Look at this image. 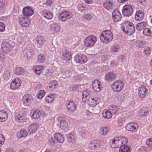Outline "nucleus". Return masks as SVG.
<instances>
[{
	"label": "nucleus",
	"mask_w": 152,
	"mask_h": 152,
	"mask_svg": "<svg viewBox=\"0 0 152 152\" xmlns=\"http://www.w3.org/2000/svg\"><path fill=\"white\" fill-rule=\"evenodd\" d=\"M18 20L20 24L23 27H28L31 24L30 18L23 15H20L18 18Z\"/></svg>",
	"instance_id": "nucleus-6"
},
{
	"label": "nucleus",
	"mask_w": 152,
	"mask_h": 152,
	"mask_svg": "<svg viewBox=\"0 0 152 152\" xmlns=\"http://www.w3.org/2000/svg\"><path fill=\"white\" fill-rule=\"evenodd\" d=\"M78 9L79 10L81 11L87 10L86 7L85 6V5L84 4H80L78 5Z\"/></svg>",
	"instance_id": "nucleus-57"
},
{
	"label": "nucleus",
	"mask_w": 152,
	"mask_h": 152,
	"mask_svg": "<svg viewBox=\"0 0 152 152\" xmlns=\"http://www.w3.org/2000/svg\"><path fill=\"white\" fill-rule=\"evenodd\" d=\"M15 121L18 123H23L26 121V117L21 114H19L18 111L15 112L14 115Z\"/></svg>",
	"instance_id": "nucleus-14"
},
{
	"label": "nucleus",
	"mask_w": 152,
	"mask_h": 152,
	"mask_svg": "<svg viewBox=\"0 0 152 152\" xmlns=\"http://www.w3.org/2000/svg\"><path fill=\"white\" fill-rule=\"evenodd\" d=\"M11 76V72L10 71L7 70L4 72L3 75V77L5 80H8L10 78Z\"/></svg>",
	"instance_id": "nucleus-44"
},
{
	"label": "nucleus",
	"mask_w": 152,
	"mask_h": 152,
	"mask_svg": "<svg viewBox=\"0 0 152 152\" xmlns=\"http://www.w3.org/2000/svg\"><path fill=\"white\" fill-rule=\"evenodd\" d=\"M138 125L136 123H129L127 124L126 126V129L132 133H134L137 131L138 128Z\"/></svg>",
	"instance_id": "nucleus-10"
},
{
	"label": "nucleus",
	"mask_w": 152,
	"mask_h": 152,
	"mask_svg": "<svg viewBox=\"0 0 152 152\" xmlns=\"http://www.w3.org/2000/svg\"><path fill=\"white\" fill-rule=\"evenodd\" d=\"M128 142L126 137H115L110 142L111 146L112 148H118L123 145L126 144Z\"/></svg>",
	"instance_id": "nucleus-1"
},
{
	"label": "nucleus",
	"mask_w": 152,
	"mask_h": 152,
	"mask_svg": "<svg viewBox=\"0 0 152 152\" xmlns=\"http://www.w3.org/2000/svg\"><path fill=\"white\" fill-rule=\"evenodd\" d=\"M32 99V96L29 94L24 95L23 98V104L27 106H28L31 102Z\"/></svg>",
	"instance_id": "nucleus-29"
},
{
	"label": "nucleus",
	"mask_w": 152,
	"mask_h": 152,
	"mask_svg": "<svg viewBox=\"0 0 152 152\" xmlns=\"http://www.w3.org/2000/svg\"><path fill=\"white\" fill-rule=\"evenodd\" d=\"M62 58L66 60H69L72 58V55L70 51L66 49L64 50L62 52Z\"/></svg>",
	"instance_id": "nucleus-28"
},
{
	"label": "nucleus",
	"mask_w": 152,
	"mask_h": 152,
	"mask_svg": "<svg viewBox=\"0 0 152 152\" xmlns=\"http://www.w3.org/2000/svg\"><path fill=\"white\" fill-rule=\"evenodd\" d=\"M113 39V35L111 31L105 30L103 31L100 35V39L102 42L108 44L111 42Z\"/></svg>",
	"instance_id": "nucleus-3"
},
{
	"label": "nucleus",
	"mask_w": 152,
	"mask_h": 152,
	"mask_svg": "<svg viewBox=\"0 0 152 152\" xmlns=\"http://www.w3.org/2000/svg\"><path fill=\"white\" fill-rule=\"evenodd\" d=\"M45 91L41 90L37 94V96L38 99H41L45 95Z\"/></svg>",
	"instance_id": "nucleus-52"
},
{
	"label": "nucleus",
	"mask_w": 152,
	"mask_h": 152,
	"mask_svg": "<svg viewBox=\"0 0 152 152\" xmlns=\"http://www.w3.org/2000/svg\"><path fill=\"white\" fill-rule=\"evenodd\" d=\"M13 45L14 43L12 41L4 40L1 44V48L3 52L7 53L12 50Z\"/></svg>",
	"instance_id": "nucleus-4"
},
{
	"label": "nucleus",
	"mask_w": 152,
	"mask_h": 152,
	"mask_svg": "<svg viewBox=\"0 0 152 152\" xmlns=\"http://www.w3.org/2000/svg\"><path fill=\"white\" fill-rule=\"evenodd\" d=\"M68 140L72 142H74L75 141V134L73 133H70L67 134Z\"/></svg>",
	"instance_id": "nucleus-50"
},
{
	"label": "nucleus",
	"mask_w": 152,
	"mask_h": 152,
	"mask_svg": "<svg viewBox=\"0 0 152 152\" xmlns=\"http://www.w3.org/2000/svg\"><path fill=\"white\" fill-rule=\"evenodd\" d=\"M109 110L112 114H116L118 112L119 108L116 105L111 106L109 107Z\"/></svg>",
	"instance_id": "nucleus-42"
},
{
	"label": "nucleus",
	"mask_w": 152,
	"mask_h": 152,
	"mask_svg": "<svg viewBox=\"0 0 152 152\" xmlns=\"http://www.w3.org/2000/svg\"><path fill=\"white\" fill-rule=\"evenodd\" d=\"M83 18L84 19H86L87 20H90L91 19L92 17L90 15L86 14L84 15Z\"/></svg>",
	"instance_id": "nucleus-61"
},
{
	"label": "nucleus",
	"mask_w": 152,
	"mask_h": 152,
	"mask_svg": "<svg viewBox=\"0 0 152 152\" xmlns=\"http://www.w3.org/2000/svg\"><path fill=\"white\" fill-rule=\"evenodd\" d=\"M120 49L118 45L114 46L111 50V52L112 53H115L118 52Z\"/></svg>",
	"instance_id": "nucleus-56"
},
{
	"label": "nucleus",
	"mask_w": 152,
	"mask_h": 152,
	"mask_svg": "<svg viewBox=\"0 0 152 152\" xmlns=\"http://www.w3.org/2000/svg\"><path fill=\"white\" fill-rule=\"evenodd\" d=\"M88 147L91 150H94L99 148V142L96 140H92L88 144Z\"/></svg>",
	"instance_id": "nucleus-23"
},
{
	"label": "nucleus",
	"mask_w": 152,
	"mask_h": 152,
	"mask_svg": "<svg viewBox=\"0 0 152 152\" xmlns=\"http://www.w3.org/2000/svg\"><path fill=\"white\" fill-rule=\"evenodd\" d=\"M146 144L150 147H152V138L147 140L146 142Z\"/></svg>",
	"instance_id": "nucleus-62"
},
{
	"label": "nucleus",
	"mask_w": 152,
	"mask_h": 152,
	"mask_svg": "<svg viewBox=\"0 0 152 152\" xmlns=\"http://www.w3.org/2000/svg\"><path fill=\"white\" fill-rule=\"evenodd\" d=\"M66 107L68 111L70 113H72L75 111L77 108V106L73 101H70L66 104Z\"/></svg>",
	"instance_id": "nucleus-21"
},
{
	"label": "nucleus",
	"mask_w": 152,
	"mask_h": 152,
	"mask_svg": "<svg viewBox=\"0 0 152 152\" xmlns=\"http://www.w3.org/2000/svg\"><path fill=\"white\" fill-rule=\"evenodd\" d=\"M8 118L7 113L4 110L0 111V121L4 122L6 121Z\"/></svg>",
	"instance_id": "nucleus-36"
},
{
	"label": "nucleus",
	"mask_w": 152,
	"mask_h": 152,
	"mask_svg": "<svg viewBox=\"0 0 152 152\" xmlns=\"http://www.w3.org/2000/svg\"><path fill=\"white\" fill-rule=\"evenodd\" d=\"M88 101H89V104L94 107L96 106L100 102V99L98 97H94L89 99Z\"/></svg>",
	"instance_id": "nucleus-27"
},
{
	"label": "nucleus",
	"mask_w": 152,
	"mask_h": 152,
	"mask_svg": "<svg viewBox=\"0 0 152 152\" xmlns=\"http://www.w3.org/2000/svg\"><path fill=\"white\" fill-rule=\"evenodd\" d=\"M45 60V57L43 54H41L39 55L37 57V61L40 63H42Z\"/></svg>",
	"instance_id": "nucleus-55"
},
{
	"label": "nucleus",
	"mask_w": 152,
	"mask_h": 152,
	"mask_svg": "<svg viewBox=\"0 0 152 152\" xmlns=\"http://www.w3.org/2000/svg\"><path fill=\"white\" fill-rule=\"evenodd\" d=\"M23 54L25 57L28 59H31L34 55V52L31 50H26L23 51Z\"/></svg>",
	"instance_id": "nucleus-25"
},
{
	"label": "nucleus",
	"mask_w": 152,
	"mask_h": 152,
	"mask_svg": "<svg viewBox=\"0 0 152 152\" xmlns=\"http://www.w3.org/2000/svg\"><path fill=\"white\" fill-rule=\"evenodd\" d=\"M5 25L3 23L0 22V32H3L5 30Z\"/></svg>",
	"instance_id": "nucleus-60"
},
{
	"label": "nucleus",
	"mask_w": 152,
	"mask_h": 152,
	"mask_svg": "<svg viewBox=\"0 0 152 152\" xmlns=\"http://www.w3.org/2000/svg\"><path fill=\"white\" fill-rule=\"evenodd\" d=\"M52 3L53 2L51 0H48L46 2V4L48 6H50Z\"/></svg>",
	"instance_id": "nucleus-64"
},
{
	"label": "nucleus",
	"mask_w": 152,
	"mask_h": 152,
	"mask_svg": "<svg viewBox=\"0 0 152 152\" xmlns=\"http://www.w3.org/2000/svg\"><path fill=\"white\" fill-rule=\"evenodd\" d=\"M144 16V12L140 10L136 12L135 15V19L137 21H141L143 18Z\"/></svg>",
	"instance_id": "nucleus-30"
},
{
	"label": "nucleus",
	"mask_w": 152,
	"mask_h": 152,
	"mask_svg": "<svg viewBox=\"0 0 152 152\" xmlns=\"http://www.w3.org/2000/svg\"><path fill=\"white\" fill-rule=\"evenodd\" d=\"M56 96L55 94H50L45 98V101L48 103L52 102Z\"/></svg>",
	"instance_id": "nucleus-45"
},
{
	"label": "nucleus",
	"mask_w": 152,
	"mask_h": 152,
	"mask_svg": "<svg viewBox=\"0 0 152 152\" xmlns=\"http://www.w3.org/2000/svg\"><path fill=\"white\" fill-rule=\"evenodd\" d=\"M42 15L48 19H51L53 17V14L51 12L46 10H43L42 13Z\"/></svg>",
	"instance_id": "nucleus-32"
},
{
	"label": "nucleus",
	"mask_w": 152,
	"mask_h": 152,
	"mask_svg": "<svg viewBox=\"0 0 152 152\" xmlns=\"http://www.w3.org/2000/svg\"><path fill=\"white\" fill-rule=\"evenodd\" d=\"M64 117L59 116L58 118V120L60 122V128L61 129L65 130L67 129L68 124L64 120Z\"/></svg>",
	"instance_id": "nucleus-22"
},
{
	"label": "nucleus",
	"mask_w": 152,
	"mask_h": 152,
	"mask_svg": "<svg viewBox=\"0 0 152 152\" xmlns=\"http://www.w3.org/2000/svg\"><path fill=\"white\" fill-rule=\"evenodd\" d=\"M30 115L32 118L35 119H38L41 115L44 116L45 113L43 111H41L38 109H33L30 111Z\"/></svg>",
	"instance_id": "nucleus-8"
},
{
	"label": "nucleus",
	"mask_w": 152,
	"mask_h": 152,
	"mask_svg": "<svg viewBox=\"0 0 152 152\" xmlns=\"http://www.w3.org/2000/svg\"><path fill=\"white\" fill-rule=\"evenodd\" d=\"M6 62V57L4 54L1 53H0V63L1 64H4Z\"/></svg>",
	"instance_id": "nucleus-53"
},
{
	"label": "nucleus",
	"mask_w": 152,
	"mask_h": 152,
	"mask_svg": "<svg viewBox=\"0 0 152 152\" xmlns=\"http://www.w3.org/2000/svg\"><path fill=\"white\" fill-rule=\"evenodd\" d=\"M27 132L25 129H21L20 130L18 136L19 138L25 137L28 135Z\"/></svg>",
	"instance_id": "nucleus-49"
},
{
	"label": "nucleus",
	"mask_w": 152,
	"mask_h": 152,
	"mask_svg": "<svg viewBox=\"0 0 152 152\" xmlns=\"http://www.w3.org/2000/svg\"><path fill=\"white\" fill-rule=\"evenodd\" d=\"M117 75L114 72H110L107 73L105 75L104 79L105 80L110 82L116 78Z\"/></svg>",
	"instance_id": "nucleus-15"
},
{
	"label": "nucleus",
	"mask_w": 152,
	"mask_h": 152,
	"mask_svg": "<svg viewBox=\"0 0 152 152\" xmlns=\"http://www.w3.org/2000/svg\"><path fill=\"white\" fill-rule=\"evenodd\" d=\"M149 109L147 107H143L140 110V114L141 116L147 115L148 114Z\"/></svg>",
	"instance_id": "nucleus-48"
},
{
	"label": "nucleus",
	"mask_w": 152,
	"mask_h": 152,
	"mask_svg": "<svg viewBox=\"0 0 152 152\" xmlns=\"http://www.w3.org/2000/svg\"><path fill=\"white\" fill-rule=\"evenodd\" d=\"M37 43L38 47H40L44 44L45 40L44 38L41 36H38L36 38Z\"/></svg>",
	"instance_id": "nucleus-40"
},
{
	"label": "nucleus",
	"mask_w": 152,
	"mask_h": 152,
	"mask_svg": "<svg viewBox=\"0 0 152 152\" xmlns=\"http://www.w3.org/2000/svg\"><path fill=\"white\" fill-rule=\"evenodd\" d=\"M72 17V14L69 12L65 11L61 12L59 15V18L63 22L68 20Z\"/></svg>",
	"instance_id": "nucleus-11"
},
{
	"label": "nucleus",
	"mask_w": 152,
	"mask_h": 152,
	"mask_svg": "<svg viewBox=\"0 0 152 152\" xmlns=\"http://www.w3.org/2000/svg\"><path fill=\"white\" fill-rule=\"evenodd\" d=\"M104 7L106 9L109 10L114 7V5L113 1L111 0L106 1L103 4Z\"/></svg>",
	"instance_id": "nucleus-33"
},
{
	"label": "nucleus",
	"mask_w": 152,
	"mask_h": 152,
	"mask_svg": "<svg viewBox=\"0 0 152 152\" xmlns=\"http://www.w3.org/2000/svg\"><path fill=\"white\" fill-rule=\"evenodd\" d=\"M146 45L145 42L143 40H138L135 43V45L137 47L141 48H143Z\"/></svg>",
	"instance_id": "nucleus-38"
},
{
	"label": "nucleus",
	"mask_w": 152,
	"mask_h": 152,
	"mask_svg": "<svg viewBox=\"0 0 152 152\" xmlns=\"http://www.w3.org/2000/svg\"><path fill=\"white\" fill-rule=\"evenodd\" d=\"M49 89L50 90L53 91L56 88L57 86V82L53 81L49 83Z\"/></svg>",
	"instance_id": "nucleus-46"
},
{
	"label": "nucleus",
	"mask_w": 152,
	"mask_h": 152,
	"mask_svg": "<svg viewBox=\"0 0 152 152\" xmlns=\"http://www.w3.org/2000/svg\"><path fill=\"white\" fill-rule=\"evenodd\" d=\"M138 95L140 98L145 97L147 94L148 90L145 86H142L138 88Z\"/></svg>",
	"instance_id": "nucleus-19"
},
{
	"label": "nucleus",
	"mask_w": 152,
	"mask_h": 152,
	"mask_svg": "<svg viewBox=\"0 0 152 152\" xmlns=\"http://www.w3.org/2000/svg\"><path fill=\"white\" fill-rule=\"evenodd\" d=\"M143 34L146 36H152V32L148 28H145L143 30Z\"/></svg>",
	"instance_id": "nucleus-51"
},
{
	"label": "nucleus",
	"mask_w": 152,
	"mask_h": 152,
	"mask_svg": "<svg viewBox=\"0 0 152 152\" xmlns=\"http://www.w3.org/2000/svg\"><path fill=\"white\" fill-rule=\"evenodd\" d=\"M133 11L132 6L130 4H126L123 7L122 13L125 16H130L132 14Z\"/></svg>",
	"instance_id": "nucleus-9"
},
{
	"label": "nucleus",
	"mask_w": 152,
	"mask_h": 152,
	"mask_svg": "<svg viewBox=\"0 0 152 152\" xmlns=\"http://www.w3.org/2000/svg\"><path fill=\"white\" fill-rule=\"evenodd\" d=\"M26 34L25 33H20L18 35L16 40L20 44H22L26 42L27 39Z\"/></svg>",
	"instance_id": "nucleus-24"
},
{
	"label": "nucleus",
	"mask_w": 152,
	"mask_h": 152,
	"mask_svg": "<svg viewBox=\"0 0 152 152\" xmlns=\"http://www.w3.org/2000/svg\"><path fill=\"white\" fill-rule=\"evenodd\" d=\"M38 127V126L37 123H33L28 126V131L30 133H34L37 131Z\"/></svg>",
	"instance_id": "nucleus-26"
},
{
	"label": "nucleus",
	"mask_w": 152,
	"mask_h": 152,
	"mask_svg": "<svg viewBox=\"0 0 152 152\" xmlns=\"http://www.w3.org/2000/svg\"><path fill=\"white\" fill-rule=\"evenodd\" d=\"M54 137L59 143L63 142L64 140V138L63 135L59 133L56 134L54 136Z\"/></svg>",
	"instance_id": "nucleus-37"
},
{
	"label": "nucleus",
	"mask_w": 152,
	"mask_h": 152,
	"mask_svg": "<svg viewBox=\"0 0 152 152\" xmlns=\"http://www.w3.org/2000/svg\"><path fill=\"white\" fill-rule=\"evenodd\" d=\"M82 100L83 102H86L90 99V91L88 90H85L82 92Z\"/></svg>",
	"instance_id": "nucleus-31"
},
{
	"label": "nucleus",
	"mask_w": 152,
	"mask_h": 152,
	"mask_svg": "<svg viewBox=\"0 0 152 152\" xmlns=\"http://www.w3.org/2000/svg\"><path fill=\"white\" fill-rule=\"evenodd\" d=\"M23 15L26 17L30 16L34 13L33 9L30 7H24L22 11Z\"/></svg>",
	"instance_id": "nucleus-18"
},
{
	"label": "nucleus",
	"mask_w": 152,
	"mask_h": 152,
	"mask_svg": "<svg viewBox=\"0 0 152 152\" xmlns=\"http://www.w3.org/2000/svg\"><path fill=\"white\" fill-rule=\"evenodd\" d=\"M110 64L112 66H114L117 65L118 64V63L115 61L113 60L111 62Z\"/></svg>",
	"instance_id": "nucleus-63"
},
{
	"label": "nucleus",
	"mask_w": 152,
	"mask_h": 152,
	"mask_svg": "<svg viewBox=\"0 0 152 152\" xmlns=\"http://www.w3.org/2000/svg\"><path fill=\"white\" fill-rule=\"evenodd\" d=\"M24 72V69L22 67H17L15 69V73L17 75H23Z\"/></svg>",
	"instance_id": "nucleus-47"
},
{
	"label": "nucleus",
	"mask_w": 152,
	"mask_h": 152,
	"mask_svg": "<svg viewBox=\"0 0 152 152\" xmlns=\"http://www.w3.org/2000/svg\"><path fill=\"white\" fill-rule=\"evenodd\" d=\"M50 31L53 34L58 33L60 30V27L56 23H53L50 25Z\"/></svg>",
	"instance_id": "nucleus-16"
},
{
	"label": "nucleus",
	"mask_w": 152,
	"mask_h": 152,
	"mask_svg": "<svg viewBox=\"0 0 152 152\" xmlns=\"http://www.w3.org/2000/svg\"><path fill=\"white\" fill-rule=\"evenodd\" d=\"M5 140L4 136L1 134H0V147H1L4 143Z\"/></svg>",
	"instance_id": "nucleus-58"
},
{
	"label": "nucleus",
	"mask_w": 152,
	"mask_h": 152,
	"mask_svg": "<svg viewBox=\"0 0 152 152\" xmlns=\"http://www.w3.org/2000/svg\"><path fill=\"white\" fill-rule=\"evenodd\" d=\"M43 68V66L36 65L33 67V69L36 74L39 75L41 73Z\"/></svg>",
	"instance_id": "nucleus-34"
},
{
	"label": "nucleus",
	"mask_w": 152,
	"mask_h": 152,
	"mask_svg": "<svg viewBox=\"0 0 152 152\" xmlns=\"http://www.w3.org/2000/svg\"><path fill=\"white\" fill-rule=\"evenodd\" d=\"M97 41L96 37L93 35L87 37L85 39L84 44L85 46L87 47H91L93 46Z\"/></svg>",
	"instance_id": "nucleus-5"
},
{
	"label": "nucleus",
	"mask_w": 152,
	"mask_h": 152,
	"mask_svg": "<svg viewBox=\"0 0 152 152\" xmlns=\"http://www.w3.org/2000/svg\"><path fill=\"white\" fill-rule=\"evenodd\" d=\"M151 48L149 47H147L145 48L144 51V54L145 56H149L151 53Z\"/></svg>",
	"instance_id": "nucleus-54"
},
{
	"label": "nucleus",
	"mask_w": 152,
	"mask_h": 152,
	"mask_svg": "<svg viewBox=\"0 0 152 152\" xmlns=\"http://www.w3.org/2000/svg\"><path fill=\"white\" fill-rule=\"evenodd\" d=\"M21 82L20 80L18 78L13 79L10 83V88L12 90L18 89L20 86Z\"/></svg>",
	"instance_id": "nucleus-13"
},
{
	"label": "nucleus",
	"mask_w": 152,
	"mask_h": 152,
	"mask_svg": "<svg viewBox=\"0 0 152 152\" xmlns=\"http://www.w3.org/2000/svg\"><path fill=\"white\" fill-rule=\"evenodd\" d=\"M124 84L121 80H117L112 85L111 87L113 90L116 92H120L123 89Z\"/></svg>",
	"instance_id": "nucleus-7"
},
{
	"label": "nucleus",
	"mask_w": 152,
	"mask_h": 152,
	"mask_svg": "<svg viewBox=\"0 0 152 152\" xmlns=\"http://www.w3.org/2000/svg\"><path fill=\"white\" fill-rule=\"evenodd\" d=\"M4 9V5L2 1H0V14H2Z\"/></svg>",
	"instance_id": "nucleus-59"
},
{
	"label": "nucleus",
	"mask_w": 152,
	"mask_h": 152,
	"mask_svg": "<svg viewBox=\"0 0 152 152\" xmlns=\"http://www.w3.org/2000/svg\"><path fill=\"white\" fill-rule=\"evenodd\" d=\"M100 133L102 135H106L109 132L108 128L105 126L101 127L99 129Z\"/></svg>",
	"instance_id": "nucleus-43"
},
{
	"label": "nucleus",
	"mask_w": 152,
	"mask_h": 152,
	"mask_svg": "<svg viewBox=\"0 0 152 152\" xmlns=\"http://www.w3.org/2000/svg\"><path fill=\"white\" fill-rule=\"evenodd\" d=\"M74 60L77 63L83 64L87 61V58L82 54H77L75 55L74 57Z\"/></svg>",
	"instance_id": "nucleus-12"
},
{
	"label": "nucleus",
	"mask_w": 152,
	"mask_h": 152,
	"mask_svg": "<svg viewBox=\"0 0 152 152\" xmlns=\"http://www.w3.org/2000/svg\"><path fill=\"white\" fill-rule=\"evenodd\" d=\"M113 19L114 22H118L121 19V15L118 10H115L112 13Z\"/></svg>",
	"instance_id": "nucleus-20"
},
{
	"label": "nucleus",
	"mask_w": 152,
	"mask_h": 152,
	"mask_svg": "<svg viewBox=\"0 0 152 152\" xmlns=\"http://www.w3.org/2000/svg\"><path fill=\"white\" fill-rule=\"evenodd\" d=\"M120 152H131L130 148L127 145H121L119 149Z\"/></svg>",
	"instance_id": "nucleus-41"
},
{
	"label": "nucleus",
	"mask_w": 152,
	"mask_h": 152,
	"mask_svg": "<svg viewBox=\"0 0 152 152\" xmlns=\"http://www.w3.org/2000/svg\"><path fill=\"white\" fill-rule=\"evenodd\" d=\"M122 30L125 33L131 35L135 31V28L132 22L125 21L122 23Z\"/></svg>",
	"instance_id": "nucleus-2"
},
{
	"label": "nucleus",
	"mask_w": 152,
	"mask_h": 152,
	"mask_svg": "<svg viewBox=\"0 0 152 152\" xmlns=\"http://www.w3.org/2000/svg\"><path fill=\"white\" fill-rule=\"evenodd\" d=\"M147 26V23L145 22H141L137 23L136 26L137 30L141 31Z\"/></svg>",
	"instance_id": "nucleus-39"
},
{
	"label": "nucleus",
	"mask_w": 152,
	"mask_h": 152,
	"mask_svg": "<svg viewBox=\"0 0 152 152\" xmlns=\"http://www.w3.org/2000/svg\"><path fill=\"white\" fill-rule=\"evenodd\" d=\"M102 115L105 118L108 119L112 118V114L109 110L105 109L103 112Z\"/></svg>",
	"instance_id": "nucleus-35"
},
{
	"label": "nucleus",
	"mask_w": 152,
	"mask_h": 152,
	"mask_svg": "<svg viewBox=\"0 0 152 152\" xmlns=\"http://www.w3.org/2000/svg\"><path fill=\"white\" fill-rule=\"evenodd\" d=\"M92 86L93 90L97 92H99L102 88L101 82L98 80H95L93 82Z\"/></svg>",
	"instance_id": "nucleus-17"
}]
</instances>
